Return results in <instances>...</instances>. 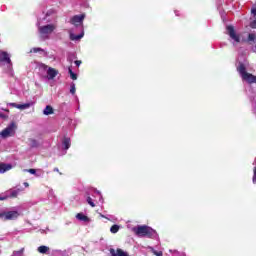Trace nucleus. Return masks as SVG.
Wrapping results in <instances>:
<instances>
[{"label":"nucleus","mask_w":256,"mask_h":256,"mask_svg":"<svg viewBox=\"0 0 256 256\" xmlns=\"http://www.w3.org/2000/svg\"><path fill=\"white\" fill-rule=\"evenodd\" d=\"M132 231L137 237H148L151 239L155 235V230L147 225L136 226Z\"/></svg>","instance_id":"nucleus-1"},{"label":"nucleus","mask_w":256,"mask_h":256,"mask_svg":"<svg viewBox=\"0 0 256 256\" xmlns=\"http://www.w3.org/2000/svg\"><path fill=\"white\" fill-rule=\"evenodd\" d=\"M41 39H49V35L55 31V25L47 24L38 28Z\"/></svg>","instance_id":"nucleus-2"},{"label":"nucleus","mask_w":256,"mask_h":256,"mask_svg":"<svg viewBox=\"0 0 256 256\" xmlns=\"http://www.w3.org/2000/svg\"><path fill=\"white\" fill-rule=\"evenodd\" d=\"M19 215L17 210L0 212V219H3V221H14V219H18Z\"/></svg>","instance_id":"nucleus-3"},{"label":"nucleus","mask_w":256,"mask_h":256,"mask_svg":"<svg viewBox=\"0 0 256 256\" xmlns=\"http://www.w3.org/2000/svg\"><path fill=\"white\" fill-rule=\"evenodd\" d=\"M226 30L229 37L232 38L233 41H235L236 43H241V36L237 34V32H235V27H233L232 25H229L226 27Z\"/></svg>","instance_id":"nucleus-4"},{"label":"nucleus","mask_w":256,"mask_h":256,"mask_svg":"<svg viewBox=\"0 0 256 256\" xmlns=\"http://www.w3.org/2000/svg\"><path fill=\"white\" fill-rule=\"evenodd\" d=\"M85 19V14L75 15L71 18L70 23L75 25V27H79V25H83V21Z\"/></svg>","instance_id":"nucleus-5"},{"label":"nucleus","mask_w":256,"mask_h":256,"mask_svg":"<svg viewBox=\"0 0 256 256\" xmlns=\"http://www.w3.org/2000/svg\"><path fill=\"white\" fill-rule=\"evenodd\" d=\"M0 63H6V65H11V56L8 52L0 51Z\"/></svg>","instance_id":"nucleus-6"},{"label":"nucleus","mask_w":256,"mask_h":256,"mask_svg":"<svg viewBox=\"0 0 256 256\" xmlns=\"http://www.w3.org/2000/svg\"><path fill=\"white\" fill-rule=\"evenodd\" d=\"M13 129H15V123H11L8 127L2 130L1 132L2 137L5 139L11 136V133H13Z\"/></svg>","instance_id":"nucleus-7"},{"label":"nucleus","mask_w":256,"mask_h":256,"mask_svg":"<svg viewBox=\"0 0 256 256\" xmlns=\"http://www.w3.org/2000/svg\"><path fill=\"white\" fill-rule=\"evenodd\" d=\"M242 79L243 81H247V83H256V76L249 73V72H246L243 76H242Z\"/></svg>","instance_id":"nucleus-8"},{"label":"nucleus","mask_w":256,"mask_h":256,"mask_svg":"<svg viewBox=\"0 0 256 256\" xmlns=\"http://www.w3.org/2000/svg\"><path fill=\"white\" fill-rule=\"evenodd\" d=\"M111 256H129V253L123 251V249L118 248L115 252V249H110Z\"/></svg>","instance_id":"nucleus-9"},{"label":"nucleus","mask_w":256,"mask_h":256,"mask_svg":"<svg viewBox=\"0 0 256 256\" xmlns=\"http://www.w3.org/2000/svg\"><path fill=\"white\" fill-rule=\"evenodd\" d=\"M48 79H54L59 75V71H57L55 68H48L47 70Z\"/></svg>","instance_id":"nucleus-10"},{"label":"nucleus","mask_w":256,"mask_h":256,"mask_svg":"<svg viewBox=\"0 0 256 256\" xmlns=\"http://www.w3.org/2000/svg\"><path fill=\"white\" fill-rule=\"evenodd\" d=\"M13 166L11 164L0 163V174L7 173V171H11Z\"/></svg>","instance_id":"nucleus-11"},{"label":"nucleus","mask_w":256,"mask_h":256,"mask_svg":"<svg viewBox=\"0 0 256 256\" xmlns=\"http://www.w3.org/2000/svg\"><path fill=\"white\" fill-rule=\"evenodd\" d=\"M83 37H85V32H83V31L78 35H75L73 33L70 34L71 41H79V40L83 39Z\"/></svg>","instance_id":"nucleus-12"},{"label":"nucleus","mask_w":256,"mask_h":256,"mask_svg":"<svg viewBox=\"0 0 256 256\" xmlns=\"http://www.w3.org/2000/svg\"><path fill=\"white\" fill-rule=\"evenodd\" d=\"M12 107H15L16 109H29L31 107V103H25V104H17V103H11Z\"/></svg>","instance_id":"nucleus-13"},{"label":"nucleus","mask_w":256,"mask_h":256,"mask_svg":"<svg viewBox=\"0 0 256 256\" xmlns=\"http://www.w3.org/2000/svg\"><path fill=\"white\" fill-rule=\"evenodd\" d=\"M76 219H78V221H84V223H89V221H91V219L83 213L76 214Z\"/></svg>","instance_id":"nucleus-14"},{"label":"nucleus","mask_w":256,"mask_h":256,"mask_svg":"<svg viewBox=\"0 0 256 256\" xmlns=\"http://www.w3.org/2000/svg\"><path fill=\"white\" fill-rule=\"evenodd\" d=\"M237 71L241 75V77H243L247 73V68H245V64L240 63Z\"/></svg>","instance_id":"nucleus-15"},{"label":"nucleus","mask_w":256,"mask_h":256,"mask_svg":"<svg viewBox=\"0 0 256 256\" xmlns=\"http://www.w3.org/2000/svg\"><path fill=\"white\" fill-rule=\"evenodd\" d=\"M54 113H55V110H53V106L51 105H47L43 110V115H53Z\"/></svg>","instance_id":"nucleus-16"},{"label":"nucleus","mask_w":256,"mask_h":256,"mask_svg":"<svg viewBox=\"0 0 256 256\" xmlns=\"http://www.w3.org/2000/svg\"><path fill=\"white\" fill-rule=\"evenodd\" d=\"M28 141H29V147H31V149H37V147H39V141L33 138L28 139Z\"/></svg>","instance_id":"nucleus-17"},{"label":"nucleus","mask_w":256,"mask_h":256,"mask_svg":"<svg viewBox=\"0 0 256 256\" xmlns=\"http://www.w3.org/2000/svg\"><path fill=\"white\" fill-rule=\"evenodd\" d=\"M62 145H63L64 149L67 151V149H69V147H71V138L64 137V139L62 141Z\"/></svg>","instance_id":"nucleus-18"},{"label":"nucleus","mask_w":256,"mask_h":256,"mask_svg":"<svg viewBox=\"0 0 256 256\" xmlns=\"http://www.w3.org/2000/svg\"><path fill=\"white\" fill-rule=\"evenodd\" d=\"M37 251L40 252L42 255H45L49 253V246H45V245L39 246Z\"/></svg>","instance_id":"nucleus-19"},{"label":"nucleus","mask_w":256,"mask_h":256,"mask_svg":"<svg viewBox=\"0 0 256 256\" xmlns=\"http://www.w3.org/2000/svg\"><path fill=\"white\" fill-rule=\"evenodd\" d=\"M68 73L73 81H77V74L74 73L71 67L68 68Z\"/></svg>","instance_id":"nucleus-20"},{"label":"nucleus","mask_w":256,"mask_h":256,"mask_svg":"<svg viewBox=\"0 0 256 256\" xmlns=\"http://www.w3.org/2000/svg\"><path fill=\"white\" fill-rule=\"evenodd\" d=\"M111 233H118L119 232V225L114 224L110 228Z\"/></svg>","instance_id":"nucleus-21"},{"label":"nucleus","mask_w":256,"mask_h":256,"mask_svg":"<svg viewBox=\"0 0 256 256\" xmlns=\"http://www.w3.org/2000/svg\"><path fill=\"white\" fill-rule=\"evenodd\" d=\"M88 205H90V207H95V202H93V198H91V196H88L86 199Z\"/></svg>","instance_id":"nucleus-22"},{"label":"nucleus","mask_w":256,"mask_h":256,"mask_svg":"<svg viewBox=\"0 0 256 256\" xmlns=\"http://www.w3.org/2000/svg\"><path fill=\"white\" fill-rule=\"evenodd\" d=\"M25 252V248H21L20 250L14 252L15 256H23V253Z\"/></svg>","instance_id":"nucleus-23"},{"label":"nucleus","mask_w":256,"mask_h":256,"mask_svg":"<svg viewBox=\"0 0 256 256\" xmlns=\"http://www.w3.org/2000/svg\"><path fill=\"white\" fill-rule=\"evenodd\" d=\"M76 91H77V89L75 88V83H72L71 86H70L71 95H75Z\"/></svg>","instance_id":"nucleus-24"},{"label":"nucleus","mask_w":256,"mask_h":256,"mask_svg":"<svg viewBox=\"0 0 256 256\" xmlns=\"http://www.w3.org/2000/svg\"><path fill=\"white\" fill-rule=\"evenodd\" d=\"M151 251H152L153 255H155V256H163V251H157L153 248Z\"/></svg>","instance_id":"nucleus-25"},{"label":"nucleus","mask_w":256,"mask_h":256,"mask_svg":"<svg viewBox=\"0 0 256 256\" xmlns=\"http://www.w3.org/2000/svg\"><path fill=\"white\" fill-rule=\"evenodd\" d=\"M18 195H19V191L13 190V191L11 192V194H10V197L15 198V197H17Z\"/></svg>","instance_id":"nucleus-26"},{"label":"nucleus","mask_w":256,"mask_h":256,"mask_svg":"<svg viewBox=\"0 0 256 256\" xmlns=\"http://www.w3.org/2000/svg\"><path fill=\"white\" fill-rule=\"evenodd\" d=\"M40 51H43L41 48H32L30 53H39Z\"/></svg>","instance_id":"nucleus-27"},{"label":"nucleus","mask_w":256,"mask_h":256,"mask_svg":"<svg viewBox=\"0 0 256 256\" xmlns=\"http://www.w3.org/2000/svg\"><path fill=\"white\" fill-rule=\"evenodd\" d=\"M251 29H256V18L250 23Z\"/></svg>","instance_id":"nucleus-28"},{"label":"nucleus","mask_w":256,"mask_h":256,"mask_svg":"<svg viewBox=\"0 0 256 256\" xmlns=\"http://www.w3.org/2000/svg\"><path fill=\"white\" fill-rule=\"evenodd\" d=\"M248 41H255V34H249Z\"/></svg>","instance_id":"nucleus-29"},{"label":"nucleus","mask_w":256,"mask_h":256,"mask_svg":"<svg viewBox=\"0 0 256 256\" xmlns=\"http://www.w3.org/2000/svg\"><path fill=\"white\" fill-rule=\"evenodd\" d=\"M254 185H256V167H254V175H253V179H252Z\"/></svg>","instance_id":"nucleus-30"},{"label":"nucleus","mask_w":256,"mask_h":256,"mask_svg":"<svg viewBox=\"0 0 256 256\" xmlns=\"http://www.w3.org/2000/svg\"><path fill=\"white\" fill-rule=\"evenodd\" d=\"M28 173H31V175H35V173H37V170L31 168V169H28Z\"/></svg>","instance_id":"nucleus-31"},{"label":"nucleus","mask_w":256,"mask_h":256,"mask_svg":"<svg viewBox=\"0 0 256 256\" xmlns=\"http://www.w3.org/2000/svg\"><path fill=\"white\" fill-rule=\"evenodd\" d=\"M74 63H75V65H76L77 67H79L82 62H81V60H76Z\"/></svg>","instance_id":"nucleus-32"},{"label":"nucleus","mask_w":256,"mask_h":256,"mask_svg":"<svg viewBox=\"0 0 256 256\" xmlns=\"http://www.w3.org/2000/svg\"><path fill=\"white\" fill-rule=\"evenodd\" d=\"M251 13L254 15V17H256V8H253V9L251 10Z\"/></svg>","instance_id":"nucleus-33"},{"label":"nucleus","mask_w":256,"mask_h":256,"mask_svg":"<svg viewBox=\"0 0 256 256\" xmlns=\"http://www.w3.org/2000/svg\"><path fill=\"white\" fill-rule=\"evenodd\" d=\"M1 119H7V116L5 114H0Z\"/></svg>","instance_id":"nucleus-34"},{"label":"nucleus","mask_w":256,"mask_h":256,"mask_svg":"<svg viewBox=\"0 0 256 256\" xmlns=\"http://www.w3.org/2000/svg\"><path fill=\"white\" fill-rule=\"evenodd\" d=\"M5 199H7V197H1L0 201H5Z\"/></svg>","instance_id":"nucleus-35"},{"label":"nucleus","mask_w":256,"mask_h":256,"mask_svg":"<svg viewBox=\"0 0 256 256\" xmlns=\"http://www.w3.org/2000/svg\"><path fill=\"white\" fill-rule=\"evenodd\" d=\"M54 171H55L56 173H59V168H54Z\"/></svg>","instance_id":"nucleus-36"},{"label":"nucleus","mask_w":256,"mask_h":256,"mask_svg":"<svg viewBox=\"0 0 256 256\" xmlns=\"http://www.w3.org/2000/svg\"><path fill=\"white\" fill-rule=\"evenodd\" d=\"M24 186H25V187H29V183L24 182Z\"/></svg>","instance_id":"nucleus-37"},{"label":"nucleus","mask_w":256,"mask_h":256,"mask_svg":"<svg viewBox=\"0 0 256 256\" xmlns=\"http://www.w3.org/2000/svg\"><path fill=\"white\" fill-rule=\"evenodd\" d=\"M100 217H102L103 219H107V217H105V215L100 214Z\"/></svg>","instance_id":"nucleus-38"}]
</instances>
